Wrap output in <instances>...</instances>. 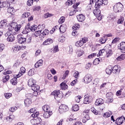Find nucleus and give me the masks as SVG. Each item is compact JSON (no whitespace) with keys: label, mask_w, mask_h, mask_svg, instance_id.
<instances>
[{"label":"nucleus","mask_w":125,"mask_h":125,"mask_svg":"<svg viewBox=\"0 0 125 125\" xmlns=\"http://www.w3.org/2000/svg\"><path fill=\"white\" fill-rule=\"evenodd\" d=\"M41 27H42V25H39L37 27L36 25H33L30 26V23L27 24V25L25 26V29L22 31V33L24 34H28L29 32H34V31H36L37 29H40Z\"/></svg>","instance_id":"1"},{"label":"nucleus","mask_w":125,"mask_h":125,"mask_svg":"<svg viewBox=\"0 0 125 125\" xmlns=\"http://www.w3.org/2000/svg\"><path fill=\"white\" fill-rule=\"evenodd\" d=\"M51 94L54 96L55 99L57 101H59L63 98V94L59 90L54 91L52 92Z\"/></svg>","instance_id":"2"},{"label":"nucleus","mask_w":125,"mask_h":125,"mask_svg":"<svg viewBox=\"0 0 125 125\" xmlns=\"http://www.w3.org/2000/svg\"><path fill=\"white\" fill-rule=\"evenodd\" d=\"M108 4V0H98L96 1L95 5V8L99 9L101 6L107 5Z\"/></svg>","instance_id":"3"},{"label":"nucleus","mask_w":125,"mask_h":125,"mask_svg":"<svg viewBox=\"0 0 125 125\" xmlns=\"http://www.w3.org/2000/svg\"><path fill=\"white\" fill-rule=\"evenodd\" d=\"M124 9V5L121 3L116 4L113 7L115 12H122Z\"/></svg>","instance_id":"4"},{"label":"nucleus","mask_w":125,"mask_h":125,"mask_svg":"<svg viewBox=\"0 0 125 125\" xmlns=\"http://www.w3.org/2000/svg\"><path fill=\"white\" fill-rule=\"evenodd\" d=\"M94 14L98 18L99 21H101L102 20V16L101 15V11L99 9H95L93 11Z\"/></svg>","instance_id":"5"},{"label":"nucleus","mask_w":125,"mask_h":125,"mask_svg":"<svg viewBox=\"0 0 125 125\" xmlns=\"http://www.w3.org/2000/svg\"><path fill=\"white\" fill-rule=\"evenodd\" d=\"M83 81L84 83H90L92 82V76H91L90 74H87L83 78Z\"/></svg>","instance_id":"6"},{"label":"nucleus","mask_w":125,"mask_h":125,"mask_svg":"<svg viewBox=\"0 0 125 125\" xmlns=\"http://www.w3.org/2000/svg\"><path fill=\"white\" fill-rule=\"evenodd\" d=\"M10 28H12L16 32H18L21 29V24H18L17 22H13L10 25Z\"/></svg>","instance_id":"7"},{"label":"nucleus","mask_w":125,"mask_h":125,"mask_svg":"<svg viewBox=\"0 0 125 125\" xmlns=\"http://www.w3.org/2000/svg\"><path fill=\"white\" fill-rule=\"evenodd\" d=\"M69 110V107H68V106L65 105V104H61L59 106V112L61 114H63L64 112H67Z\"/></svg>","instance_id":"8"},{"label":"nucleus","mask_w":125,"mask_h":125,"mask_svg":"<svg viewBox=\"0 0 125 125\" xmlns=\"http://www.w3.org/2000/svg\"><path fill=\"white\" fill-rule=\"evenodd\" d=\"M115 123L117 125H123L125 122V118L124 116L116 119Z\"/></svg>","instance_id":"9"},{"label":"nucleus","mask_w":125,"mask_h":125,"mask_svg":"<svg viewBox=\"0 0 125 125\" xmlns=\"http://www.w3.org/2000/svg\"><path fill=\"white\" fill-rule=\"evenodd\" d=\"M92 100V97L90 96H84V99L83 100L84 104H89L91 101Z\"/></svg>","instance_id":"10"},{"label":"nucleus","mask_w":125,"mask_h":125,"mask_svg":"<svg viewBox=\"0 0 125 125\" xmlns=\"http://www.w3.org/2000/svg\"><path fill=\"white\" fill-rule=\"evenodd\" d=\"M26 48V46H19V45H16L14 48L13 51L14 52H16L17 51H19L20 50H24Z\"/></svg>","instance_id":"11"},{"label":"nucleus","mask_w":125,"mask_h":125,"mask_svg":"<svg viewBox=\"0 0 125 125\" xmlns=\"http://www.w3.org/2000/svg\"><path fill=\"white\" fill-rule=\"evenodd\" d=\"M118 49L122 50L125 53V42H121L118 44Z\"/></svg>","instance_id":"12"},{"label":"nucleus","mask_w":125,"mask_h":125,"mask_svg":"<svg viewBox=\"0 0 125 125\" xmlns=\"http://www.w3.org/2000/svg\"><path fill=\"white\" fill-rule=\"evenodd\" d=\"M121 72V67L119 65H115L113 67H112V73L113 74H118Z\"/></svg>","instance_id":"13"},{"label":"nucleus","mask_w":125,"mask_h":125,"mask_svg":"<svg viewBox=\"0 0 125 125\" xmlns=\"http://www.w3.org/2000/svg\"><path fill=\"white\" fill-rule=\"evenodd\" d=\"M104 104V100L101 98L97 99L95 103V105L96 106H101V105H103Z\"/></svg>","instance_id":"14"},{"label":"nucleus","mask_w":125,"mask_h":125,"mask_svg":"<svg viewBox=\"0 0 125 125\" xmlns=\"http://www.w3.org/2000/svg\"><path fill=\"white\" fill-rule=\"evenodd\" d=\"M26 72V69L24 67H21L20 69V72L17 75V78H20L23 76V74Z\"/></svg>","instance_id":"15"},{"label":"nucleus","mask_w":125,"mask_h":125,"mask_svg":"<svg viewBox=\"0 0 125 125\" xmlns=\"http://www.w3.org/2000/svg\"><path fill=\"white\" fill-rule=\"evenodd\" d=\"M77 18L79 22H83V21L85 20V16L83 14L77 15Z\"/></svg>","instance_id":"16"},{"label":"nucleus","mask_w":125,"mask_h":125,"mask_svg":"<svg viewBox=\"0 0 125 125\" xmlns=\"http://www.w3.org/2000/svg\"><path fill=\"white\" fill-rule=\"evenodd\" d=\"M8 31L5 33V37H8L9 36L13 35L12 33L13 32V29L12 27H10V25L8 26Z\"/></svg>","instance_id":"17"},{"label":"nucleus","mask_w":125,"mask_h":125,"mask_svg":"<svg viewBox=\"0 0 125 125\" xmlns=\"http://www.w3.org/2000/svg\"><path fill=\"white\" fill-rule=\"evenodd\" d=\"M67 29V25L62 24L60 26L59 29L61 34H64L66 32Z\"/></svg>","instance_id":"18"},{"label":"nucleus","mask_w":125,"mask_h":125,"mask_svg":"<svg viewBox=\"0 0 125 125\" xmlns=\"http://www.w3.org/2000/svg\"><path fill=\"white\" fill-rule=\"evenodd\" d=\"M52 42H53V40L51 38H48L43 42V45H49Z\"/></svg>","instance_id":"19"},{"label":"nucleus","mask_w":125,"mask_h":125,"mask_svg":"<svg viewBox=\"0 0 125 125\" xmlns=\"http://www.w3.org/2000/svg\"><path fill=\"white\" fill-rule=\"evenodd\" d=\"M0 6L1 7H9L10 6V3L8 2V1H3V2H1L0 1Z\"/></svg>","instance_id":"20"},{"label":"nucleus","mask_w":125,"mask_h":125,"mask_svg":"<svg viewBox=\"0 0 125 125\" xmlns=\"http://www.w3.org/2000/svg\"><path fill=\"white\" fill-rule=\"evenodd\" d=\"M52 115V111H45L44 114H43V117L45 119H48L50 116Z\"/></svg>","instance_id":"21"},{"label":"nucleus","mask_w":125,"mask_h":125,"mask_svg":"<svg viewBox=\"0 0 125 125\" xmlns=\"http://www.w3.org/2000/svg\"><path fill=\"white\" fill-rule=\"evenodd\" d=\"M107 47H105L104 49H102L99 51V53L97 55L98 57L100 56H102V55H104L106 53V48Z\"/></svg>","instance_id":"22"},{"label":"nucleus","mask_w":125,"mask_h":125,"mask_svg":"<svg viewBox=\"0 0 125 125\" xmlns=\"http://www.w3.org/2000/svg\"><path fill=\"white\" fill-rule=\"evenodd\" d=\"M35 83H36V80L34 79L31 78L28 80V85H29V86L32 87V86H33L35 85Z\"/></svg>","instance_id":"23"},{"label":"nucleus","mask_w":125,"mask_h":125,"mask_svg":"<svg viewBox=\"0 0 125 125\" xmlns=\"http://www.w3.org/2000/svg\"><path fill=\"white\" fill-rule=\"evenodd\" d=\"M7 25V20H3L0 21V28H4Z\"/></svg>","instance_id":"24"},{"label":"nucleus","mask_w":125,"mask_h":125,"mask_svg":"<svg viewBox=\"0 0 125 125\" xmlns=\"http://www.w3.org/2000/svg\"><path fill=\"white\" fill-rule=\"evenodd\" d=\"M32 104V100L29 98H27L24 100V104L25 107H29Z\"/></svg>","instance_id":"25"},{"label":"nucleus","mask_w":125,"mask_h":125,"mask_svg":"<svg viewBox=\"0 0 125 125\" xmlns=\"http://www.w3.org/2000/svg\"><path fill=\"white\" fill-rule=\"evenodd\" d=\"M105 72L107 75H111L113 72V66L110 65L105 69Z\"/></svg>","instance_id":"26"},{"label":"nucleus","mask_w":125,"mask_h":125,"mask_svg":"<svg viewBox=\"0 0 125 125\" xmlns=\"http://www.w3.org/2000/svg\"><path fill=\"white\" fill-rule=\"evenodd\" d=\"M31 89L33 91L38 92L40 90V86L38 84H34V85L31 87Z\"/></svg>","instance_id":"27"},{"label":"nucleus","mask_w":125,"mask_h":125,"mask_svg":"<svg viewBox=\"0 0 125 125\" xmlns=\"http://www.w3.org/2000/svg\"><path fill=\"white\" fill-rule=\"evenodd\" d=\"M43 61L42 60H40L38 61L35 64V68H39V67H41L42 66V63Z\"/></svg>","instance_id":"28"},{"label":"nucleus","mask_w":125,"mask_h":125,"mask_svg":"<svg viewBox=\"0 0 125 125\" xmlns=\"http://www.w3.org/2000/svg\"><path fill=\"white\" fill-rule=\"evenodd\" d=\"M7 41L9 42H12L15 41V37H14V35H11L9 36H8L7 38Z\"/></svg>","instance_id":"29"},{"label":"nucleus","mask_w":125,"mask_h":125,"mask_svg":"<svg viewBox=\"0 0 125 125\" xmlns=\"http://www.w3.org/2000/svg\"><path fill=\"white\" fill-rule=\"evenodd\" d=\"M15 119V116L13 115H11L9 116L6 117L7 122H12Z\"/></svg>","instance_id":"30"},{"label":"nucleus","mask_w":125,"mask_h":125,"mask_svg":"<svg viewBox=\"0 0 125 125\" xmlns=\"http://www.w3.org/2000/svg\"><path fill=\"white\" fill-rule=\"evenodd\" d=\"M61 89L63 90H65L68 88V85L65 83H62L60 85Z\"/></svg>","instance_id":"31"},{"label":"nucleus","mask_w":125,"mask_h":125,"mask_svg":"<svg viewBox=\"0 0 125 125\" xmlns=\"http://www.w3.org/2000/svg\"><path fill=\"white\" fill-rule=\"evenodd\" d=\"M100 62H102V59L101 58H99L95 59L93 61L94 65H98Z\"/></svg>","instance_id":"32"},{"label":"nucleus","mask_w":125,"mask_h":125,"mask_svg":"<svg viewBox=\"0 0 125 125\" xmlns=\"http://www.w3.org/2000/svg\"><path fill=\"white\" fill-rule=\"evenodd\" d=\"M42 110L44 112H47L50 111V106L48 105H44L42 107Z\"/></svg>","instance_id":"33"},{"label":"nucleus","mask_w":125,"mask_h":125,"mask_svg":"<svg viewBox=\"0 0 125 125\" xmlns=\"http://www.w3.org/2000/svg\"><path fill=\"white\" fill-rule=\"evenodd\" d=\"M17 78H18L16 76V77H14L11 80V83L13 85H16V84H17Z\"/></svg>","instance_id":"34"},{"label":"nucleus","mask_w":125,"mask_h":125,"mask_svg":"<svg viewBox=\"0 0 125 125\" xmlns=\"http://www.w3.org/2000/svg\"><path fill=\"white\" fill-rule=\"evenodd\" d=\"M105 53L106 57H110L113 54V52L110 49L108 50L105 49Z\"/></svg>","instance_id":"35"},{"label":"nucleus","mask_w":125,"mask_h":125,"mask_svg":"<svg viewBox=\"0 0 125 125\" xmlns=\"http://www.w3.org/2000/svg\"><path fill=\"white\" fill-rule=\"evenodd\" d=\"M19 43H21V44H23V43H25L26 42V38L23 37H21L18 39Z\"/></svg>","instance_id":"36"},{"label":"nucleus","mask_w":125,"mask_h":125,"mask_svg":"<svg viewBox=\"0 0 125 125\" xmlns=\"http://www.w3.org/2000/svg\"><path fill=\"white\" fill-rule=\"evenodd\" d=\"M107 41V37L106 36L103 37L101 39L99 40L100 43H101L102 44L103 43H105Z\"/></svg>","instance_id":"37"},{"label":"nucleus","mask_w":125,"mask_h":125,"mask_svg":"<svg viewBox=\"0 0 125 125\" xmlns=\"http://www.w3.org/2000/svg\"><path fill=\"white\" fill-rule=\"evenodd\" d=\"M115 19V15L113 13L110 14L107 17L108 21H112Z\"/></svg>","instance_id":"38"},{"label":"nucleus","mask_w":125,"mask_h":125,"mask_svg":"<svg viewBox=\"0 0 125 125\" xmlns=\"http://www.w3.org/2000/svg\"><path fill=\"white\" fill-rule=\"evenodd\" d=\"M117 61H123V60H125V55L122 54L120 56L118 57L116 59Z\"/></svg>","instance_id":"39"},{"label":"nucleus","mask_w":125,"mask_h":125,"mask_svg":"<svg viewBox=\"0 0 125 125\" xmlns=\"http://www.w3.org/2000/svg\"><path fill=\"white\" fill-rule=\"evenodd\" d=\"M7 11L8 13H10L11 14H13V13L15 12V10L14 9V8H13V7H10L8 8Z\"/></svg>","instance_id":"40"},{"label":"nucleus","mask_w":125,"mask_h":125,"mask_svg":"<svg viewBox=\"0 0 125 125\" xmlns=\"http://www.w3.org/2000/svg\"><path fill=\"white\" fill-rule=\"evenodd\" d=\"M69 70H66L64 73L63 74L62 78H60V80H65V79H66V77H68V75H69Z\"/></svg>","instance_id":"41"},{"label":"nucleus","mask_w":125,"mask_h":125,"mask_svg":"<svg viewBox=\"0 0 125 125\" xmlns=\"http://www.w3.org/2000/svg\"><path fill=\"white\" fill-rule=\"evenodd\" d=\"M69 70H66L64 73L63 74L62 78H60V80H65V79H66V77H68V75H69Z\"/></svg>","instance_id":"42"},{"label":"nucleus","mask_w":125,"mask_h":125,"mask_svg":"<svg viewBox=\"0 0 125 125\" xmlns=\"http://www.w3.org/2000/svg\"><path fill=\"white\" fill-rule=\"evenodd\" d=\"M76 2V0H68L66 2V5H72Z\"/></svg>","instance_id":"43"},{"label":"nucleus","mask_w":125,"mask_h":125,"mask_svg":"<svg viewBox=\"0 0 125 125\" xmlns=\"http://www.w3.org/2000/svg\"><path fill=\"white\" fill-rule=\"evenodd\" d=\"M39 0H28L27 2V4L28 6H31L33 5V3H34V1H39Z\"/></svg>","instance_id":"44"},{"label":"nucleus","mask_w":125,"mask_h":125,"mask_svg":"<svg viewBox=\"0 0 125 125\" xmlns=\"http://www.w3.org/2000/svg\"><path fill=\"white\" fill-rule=\"evenodd\" d=\"M58 51H59L58 45H56L52 49L51 52H52V53H56V52H58Z\"/></svg>","instance_id":"45"},{"label":"nucleus","mask_w":125,"mask_h":125,"mask_svg":"<svg viewBox=\"0 0 125 125\" xmlns=\"http://www.w3.org/2000/svg\"><path fill=\"white\" fill-rule=\"evenodd\" d=\"M72 109L74 112H77V111H79L80 109V107H79L78 104H74L73 105Z\"/></svg>","instance_id":"46"},{"label":"nucleus","mask_w":125,"mask_h":125,"mask_svg":"<svg viewBox=\"0 0 125 125\" xmlns=\"http://www.w3.org/2000/svg\"><path fill=\"white\" fill-rule=\"evenodd\" d=\"M112 115V112L107 111L104 114L103 117L104 118H109Z\"/></svg>","instance_id":"47"},{"label":"nucleus","mask_w":125,"mask_h":125,"mask_svg":"<svg viewBox=\"0 0 125 125\" xmlns=\"http://www.w3.org/2000/svg\"><path fill=\"white\" fill-rule=\"evenodd\" d=\"M76 46L79 47V46H83V43L82 40H80L77 41V42L75 43Z\"/></svg>","instance_id":"48"},{"label":"nucleus","mask_w":125,"mask_h":125,"mask_svg":"<svg viewBox=\"0 0 125 125\" xmlns=\"http://www.w3.org/2000/svg\"><path fill=\"white\" fill-rule=\"evenodd\" d=\"M76 54L78 55V56H79V57H81V56H82V55L83 54V51L81 49H79L76 52Z\"/></svg>","instance_id":"49"},{"label":"nucleus","mask_w":125,"mask_h":125,"mask_svg":"<svg viewBox=\"0 0 125 125\" xmlns=\"http://www.w3.org/2000/svg\"><path fill=\"white\" fill-rule=\"evenodd\" d=\"M25 42H26V43H31L32 41V37H31V36H28L25 38Z\"/></svg>","instance_id":"50"},{"label":"nucleus","mask_w":125,"mask_h":125,"mask_svg":"<svg viewBox=\"0 0 125 125\" xmlns=\"http://www.w3.org/2000/svg\"><path fill=\"white\" fill-rule=\"evenodd\" d=\"M28 75L29 76H34L35 75V69H31L28 72Z\"/></svg>","instance_id":"51"},{"label":"nucleus","mask_w":125,"mask_h":125,"mask_svg":"<svg viewBox=\"0 0 125 125\" xmlns=\"http://www.w3.org/2000/svg\"><path fill=\"white\" fill-rule=\"evenodd\" d=\"M65 18L64 17H61L60 19L59 20L58 22L59 24H63L64 22H65Z\"/></svg>","instance_id":"52"},{"label":"nucleus","mask_w":125,"mask_h":125,"mask_svg":"<svg viewBox=\"0 0 125 125\" xmlns=\"http://www.w3.org/2000/svg\"><path fill=\"white\" fill-rule=\"evenodd\" d=\"M41 35H42V30L40 29L35 32V33H34V37H35V38H37V37H39V36H41Z\"/></svg>","instance_id":"53"},{"label":"nucleus","mask_w":125,"mask_h":125,"mask_svg":"<svg viewBox=\"0 0 125 125\" xmlns=\"http://www.w3.org/2000/svg\"><path fill=\"white\" fill-rule=\"evenodd\" d=\"M9 80V76L6 75L5 76L3 77L2 82L3 83H6V82H8Z\"/></svg>","instance_id":"54"},{"label":"nucleus","mask_w":125,"mask_h":125,"mask_svg":"<svg viewBox=\"0 0 125 125\" xmlns=\"http://www.w3.org/2000/svg\"><path fill=\"white\" fill-rule=\"evenodd\" d=\"M30 15H31V14H30V13L25 12L22 15L21 17L22 18H26L29 17Z\"/></svg>","instance_id":"55"},{"label":"nucleus","mask_w":125,"mask_h":125,"mask_svg":"<svg viewBox=\"0 0 125 125\" xmlns=\"http://www.w3.org/2000/svg\"><path fill=\"white\" fill-rule=\"evenodd\" d=\"M48 33H49V31L47 29H45L43 31H42V33H41L42 37H43V36H46Z\"/></svg>","instance_id":"56"},{"label":"nucleus","mask_w":125,"mask_h":125,"mask_svg":"<svg viewBox=\"0 0 125 125\" xmlns=\"http://www.w3.org/2000/svg\"><path fill=\"white\" fill-rule=\"evenodd\" d=\"M81 99H82V96H77L75 98V100L76 102H77V103H80V101H81Z\"/></svg>","instance_id":"57"},{"label":"nucleus","mask_w":125,"mask_h":125,"mask_svg":"<svg viewBox=\"0 0 125 125\" xmlns=\"http://www.w3.org/2000/svg\"><path fill=\"white\" fill-rule=\"evenodd\" d=\"M96 55H97V54L96 53H92L87 57V58L88 59H92V58H94Z\"/></svg>","instance_id":"58"},{"label":"nucleus","mask_w":125,"mask_h":125,"mask_svg":"<svg viewBox=\"0 0 125 125\" xmlns=\"http://www.w3.org/2000/svg\"><path fill=\"white\" fill-rule=\"evenodd\" d=\"M39 115H40L39 111H36L35 112H33V113L31 115V117H32V118H37Z\"/></svg>","instance_id":"59"},{"label":"nucleus","mask_w":125,"mask_h":125,"mask_svg":"<svg viewBox=\"0 0 125 125\" xmlns=\"http://www.w3.org/2000/svg\"><path fill=\"white\" fill-rule=\"evenodd\" d=\"M106 97L107 99H110L113 97V94L111 92H108L106 93Z\"/></svg>","instance_id":"60"},{"label":"nucleus","mask_w":125,"mask_h":125,"mask_svg":"<svg viewBox=\"0 0 125 125\" xmlns=\"http://www.w3.org/2000/svg\"><path fill=\"white\" fill-rule=\"evenodd\" d=\"M4 96L6 99H9V98L12 96V94L10 93H5L4 94Z\"/></svg>","instance_id":"61"},{"label":"nucleus","mask_w":125,"mask_h":125,"mask_svg":"<svg viewBox=\"0 0 125 125\" xmlns=\"http://www.w3.org/2000/svg\"><path fill=\"white\" fill-rule=\"evenodd\" d=\"M124 21H125V18L122 17L118 20L117 23L123 24V23H124Z\"/></svg>","instance_id":"62"},{"label":"nucleus","mask_w":125,"mask_h":125,"mask_svg":"<svg viewBox=\"0 0 125 125\" xmlns=\"http://www.w3.org/2000/svg\"><path fill=\"white\" fill-rule=\"evenodd\" d=\"M91 111L95 115H98V111H97L94 107H92L91 108Z\"/></svg>","instance_id":"63"},{"label":"nucleus","mask_w":125,"mask_h":125,"mask_svg":"<svg viewBox=\"0 0 125 125\" xmlns=\"http://www.w3.org/2000/svg\"><path fill=\"white\" fill-rule=\"evenodd\" d=\"M58 41L60 42H65V37L62 36L60 37L58 39Z\"/></svg>","instance_id":"64"}]
</instances>
